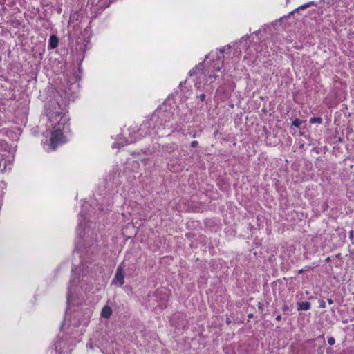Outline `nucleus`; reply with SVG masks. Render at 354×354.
Wrapping results in <instances>:
<instances>
[{"instance_id":"1","label":"nucleus","mask_w":354,"mask_h":354,"mask_svg":"<svg viewBox=\"0 0 354 354\" xmlns=\"http://www.w3.org/2000/svg\"><path fill=\"white\" fill-rule=\"evenodd\" d=\"M49 122L53 129L51 133L50 147L52 150H55L57 147L66 140L63 136L62 129L69 120L68 117L62 112H53L48 114Z\"/></svg>"},{"instance_id":"2","label":"nucleus","mask_w":354,"mask_h":354,"mask_svg":"<svg viewBox=\"0 0 354 354\" xmlns=\"http://www.w3.org/2000/svg\"><path fill=\"white\" fill-rule=\"evenodd\" d=\"M124 263L123 262L117 268L112 284L121 286L124 283Z\"/></svg>"},{"instance_id":"3","label":"nucleus","mask_w":354,"mask_h":354,"mask_svg":"<svg viewBox=\"0 0 354 354\" xmlns=\"http://www.w3.org/2000/svg\"><path fill=\"white\" fill-rule=\"evenodd\" d=\"M203 73V63L201 62L198 64L194 68H192L189 71L190 76L195 75L197 73Z\"/></svg>"},{"instance_id":"4","label":"nucleus","mask_w":354,"mask_h":354,"mask_svg":"<svg viewBox=\"0 0 354 354\" xmlns=\"http://www.w3.org/2000/svg\"><path fill=\"white\" fill-rule=\"evenodd\" d=\"M112 314V309L108 306L103 307L101 311V316L104 318H109Z\"/></svg>"},{"instance_id":"5","label":"nucleus","mask_w":354,"mask_h":354,"mask_svg":"<svg viewBox=\"0 0 354 354\" xmlns=\"http://www.w3.org/2000/svg\"><path fill=\"white\" fill-rule=\"evenodd\" d=\"M58 38L55 35H51L49 39V47L54 49L58 46Z\"/></svg>"},{"instance_id":"6","label":"nucleus","mask_w":354,"mask_h":354,"mask_svg":"<svg viewBox=\"0 0 354 354\" xmlns=\"http://www.w3.org/2000/svg\"><path fill=\"white\" fill-rule=\"evenodd\" d=\"M310 308V304L308 301L297 303L298 310H308Z\"/></svg>"},{"instance_id":"7","label":"nucleus","mask_w":354,"mask_h":354,"mask_svg":"<svg viewBox=\"0 0 354 354\" xmlns=\"http://www.w3.org/2000/svg\"><path fill=\"white\" fill-rule=\"evenodd\" d=\"M310 122L312 124H314V123L321 124L322 122V119L319 117H313V118H310Z\"/></svg>"},{"instance_id":"8","label":"nucleus","mask_w":354,"mask_h":354,"mask_svg":"<svg viewBox=\"0 0 354 354\" xmlns=\"http://www.w3.org/2000/svg\"><path fill=\"white\" fill-rule=\"evenodd\" d=\"M303 123V121L299 120V119H295L293 122H292V125L297 127V128H300L301 124Z\"/></svg>"},{"instance_id":"9","label":"nucleus","mask_w":354,"mask_h":354,"mask_svg":"<svg viewBox=\"0 0 354 354\" xmlns=\"http://www.w3.org/2000/svg\"><path fill=\"white\" fill-rule=\"evenodd\" d=\"M313 4H314V3H313V1L309 2V3H306V4H304V5H302V6H299L298 8H297L296 10H295V11H294V12L297 11V10H300V9L303 10V9H305V8H306L309 7L310 6L313 5Z\"/></svg>"},{"instance_id":"10","label":"nucleus","mask_w":354,"mask_h":354,"mask_svg":"<svg viewBox=\"0 0 354 354\" xmlns=\"http://www.w3.org/2000/svg\"><path fill=\"white\" fill-rule=\"evenodd\" d=\"M231 48V46L230 45H227L225 46L222 49H220V52L221 53H224L225 52H226L227 50H230Z\"/></svg>"},{"instance_id":"11","label":"nucleus","mask_w":354,"mask_h":354,"mask_svg":"<svg viewBox=\"0 0 354 354\" xmlns=\"http://www.w3.org/2000/svg\"><path fill=\"white\" fill-rule=\"evenodd\" d=\"M328 342L330 345H333L335 343V339L333 337H329L328 339Z\"/></svg>"},{"instance_id":"12","label":"nucleus","mask_w":354,"mask_h":354,"mask_svg":"<svg viewBox=\"0 0 354 354\" xmlns=\"http://www.w3.org/2000/svg\"><path fill=\"white\" fill-rule=\"evenodd\" d=\"M319 307L321 308H324L326 307V303L324 300H319Z\"/></svg>"},{"instance_id":"13","label":"nucleus","mask_w":354,"mask_h":354,"mask_svg":"<svg viewBox=\"0 0 354 354\" xmlns=\"http://www.w3.org/2000/svg\"><path fill=\"white\" fill-rule=\"evenodd\" d=\"M198 142L197 141H192L191 142V147L192 148L196 147L198 146Z\"/></svg>"},{"instance_id":"14","label":"nucleus","mask_w":354,"mask_h":354,"mask_svg":"<svg viewBox=\"0 0 354 354\" xmlns=\"http://www.w3.org/2000/svg\"><path fill=\"white\" fill-rule=\"evenodd\" d=\"M198 97L201 100L204 101L205 99V94H201Z\"/></svg>"},{"instance_id":"15","label":"nucleus","mask_w":354,"mask_h":354,"mask_svg":"<svg viewBox=\"0 0 354 354\" xmlns=\"http://www.w3.org/2000/svg\"><path fill=\"white\" fill-rule=\"evenodd\" d=\"M327 301L329 304H333V300L332 299H328Z\"/></svg>"},{"instance_id":"16","label":"nucleus","mask_w":354,"mask_h":354,"mask_svg":"<svg viewBox=\"0 0 354 354\" xmlns=\"http://www.w3.org/2000/svg\"><path fill=\"white\" fill-rule=\"evenodd\" d=\"M281 319V316L280 315H278L276 317V320L280 321Z\"/></svg>"},{"instance_id":"17","label":"nucleus","mask_w":354,"mask_h":354,"mask_svg":"<svg viewBox=\"0 0 354 354\" xmlns=\"http://www.w3.org/2000/svg\"><path fill=\"white\" fill-rule=\"evenodd\" d=\"M288 307L286 305H285V306H283V311H285V310H288Z\"/></svg>"},{"instance_id":"18","label":"nucleus","mask_w":354,"mask_h":354,"mask_svg":"<svg viewBox=\"0 0 354 354\" xmlns=\"http://www.w3.org/2000/svg\"><path fill=\"white\" fill-rule=\"evenodd\" d=\"M209 77L210 78H213V79H216V75H209Z\"/></svg>"},{"instance_id":"19","label":"nucleus","mask_w":354,"mask_h":354,"mask_svg":"<svg viewBox=\"0 0 354 354\" xmlns=\"http://www.w3.org/2000/svg\"><path fill=\"white\" fill-rule=\"evenodd\" d=\"M303 272H304L303 269H301V270H299L298 271V273H299V274H301V273H303Z\"/></svg>"},{"instance_id":"20","label":"nucleus","mask_w":354,"mask_h":354,"mask_svg":"<svg viewBox=\"0 0 354 354\" xmlns=\"http://www.w3.org/2000/svg\"><path fill=\"white\" fill-rule=\"evenodd\" d=\"M330 257H328V258L326 259V261L327 262L330 261Z\"/></svg>"}]
</instances>
